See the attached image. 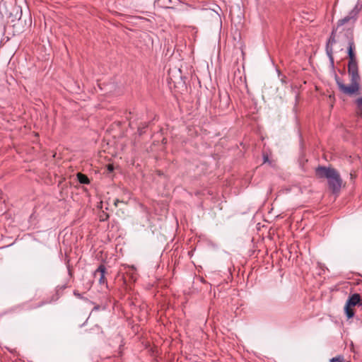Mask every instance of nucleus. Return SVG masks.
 Wrapping results in <instances>:
<instances>
[{"label": "nucleus", "mask_w": 362, "mask_h": 362, "mask_svg": "<svg viewBox=\"0 0 362 362\" xmlns=\"http://www.w3.org/2000/svg\"><path fill=\"white\" fill-rule=\"evenodd\" d=\"M315 173L319 178H326L329 188L334 194L339 192L341 187L342 179L339 173L333 168L318 166Z\"/></svg>", "instance_id": "nucleus-1"}, {"label": "nucleus", "mask_w": 362, "mask_h": 362, "mask_svg": "<svg viewBox=\"0 0 362 362\" xmlns=\"http://www.w3.org/2000/svg\"><path fill=\"white\" fill-rule=\"evenodd\" d=\"M360 302L361 296L358 293H354L349 297L344 306L345 314L348 319L354 316V311L352 307L360 304Z\"/></svg>", "instance_id": "nucleus-2"}, {"label": "nucleus", "mask_w": 362, "mask_h": 362, "mask_svg": "<svg viewBox=\"0 0 362 362\" xmlns=\"http://www.w3.org/2000/svg\"><path fill=\"white\" fill-rule=\"evenodd\" d=\"M219 11H221V8L218 5L205 1V17L211 16L216 22L221 23Z\"/></svg>", "instance_id": "nucleus-3"}, {"label": "nucleus", "mask_w": 362, "mask_h": 362, "mask_svg": "<svg viewBox=\"0 0 362 362\" xmlns=\"http://www.w3.org/2000/svg\"><path fill=\"white\" fill-rule=\"evenodd\" d=\"M336 42L335 36H334V32L332 31L330 37H329L327 44H326V53L329 58L330 66L332 69L334 67V57H333V45Z\"/></svg>", "instance_id": "nucleus-4"}, {"label": "nucleus", "mask_w": 362, "mask_h": 362, "mask_svg": "<svg viewBox=\"0 0 362 362\" xmlns=\"http://www.w3.org/2000/svg\"><path fill=\"white\" fill-rule=\"evenodd\" d=\"M362 8V5L356 4L355 7L349 13V14L344 18L340 19L338 23V26H341L347 23H349L351 20L355 21L358 13Z\"/></svg>", "instance_id": "nucleus-5"}, {"label": "nucleus", "mask_w": 362, "mask_h": 362, "mask_svg": "<svg viewBox=\"0 0 362 362\" xmlns=\"http://www.w3.org/2000/svg\"><path fill=\"white\" fill-rule=\"evenodd\" d=\"M359 80L351 81V84L346 86L344 83L340 85V91L346 95H353L359 89Z\"/></svg>", "instance_id": "nucleus-6"}, {"label": "nucleus", "mask_w": 362, "mask_h": 362, "mask_svg": "<svg viewBox=\"0 0 362 362\" xmlns=\"http://www.w3.org/2000/svg\"><path fill=\"white\" fill-rule=\"evenodd\" d=\"M348 73L351 76V81H360L357 61L349 62Z\"/></svg>", "instance_id": "nucleus-7"}, {"label": "nucleus", "mask_w": 362, "mask_h": 362, "mask_svg": "<svg viewBox=\"0 0 362 362\" xmlns=\"http://www.w3.org/2000/svg\"><path fill=\"white\" fill-rule=\"evenodd\" d=\"M106 273V268L103 264H100L98 268L94 272V276L96 277L99 275L98 281L101 285L107 284L106 278L105 276Z\"/></svg>", "instance_id": "nucleus-8"}, {"label": "nucleus", "mask_w": 362, "mask_h": 362, "mask_svg": "<svg viewBox=\"0 0 362 362\" xmlns=\"http://www.w3.org/2000/svg\"><path fill=\"white\" fill-rule=\"evenodd\" d=\"M354 49H355V44H354L353 37H351L349 39L348 47H347V53H348V56L349 58V62L356 61L355 53H354Z\"/></svg>", "instance_id": "nucleus-9"}, {"label": "nucleus", "mask_w": 362, "mask_h": 362, "mask_svg": "<svg viewBox=\"0 0 362 362\" xmlns=\"http://www.w3.org/2000/svg\"><path fill=\"white\" fill-rule=\"evenodd\" d=\"M127 274L133 281H135L137 279V274L135 268L133 266L129 267L128 271L127 272Z\"/></svg>", "instance_id": "nucleus-10"}, {"label": "nucleus", "mask_w": 362, "mask_h": 362, "mask_svg": "<svg viewBox=\"0 0 362 362\" xmlns=\"http://www.w3.org/2000/svg\"><path fill=\"white\" fill-rule=\"evenodd\" d=\"M77 178H78V182L81 184H88L89 183L88 177L84 174L78 173L77 174Z\"/></svg>", "instance_id": "nucleus-11"}, {"label": "nucleus", "mask_w": 362, "mask_h": 362, "mask_svg": "<svg viewBox=\"0 0 362 362\" xmlns=\"http://www.w3.org/2000/svg\"><path fill=\"white\" fill-rule=\"evenodd\" d=\"M343 361H344V358L341 356H338L334 357L330 360V362H343Z\"/></svg>", "instance_id": "nucleus-12"}, {"label": "nucleus", "mask_w": 362, "mask_h": 362, "mask_svg": "<svg viewBox=\"0 0 362 362\" xmlns=\"http://www.w3.org/2000/svg\"><path fill=\"white\" fill-rule=\"evenodd\" d=\"M334 78H335V81H336L337 85L339 89L340 90V85L341 84H344V83L342 82L341 78L337 74H335V77Z\"/></svg>", "instance_id": "nucleus-13"}, {"label": "nucleus", "mask_w": 362, "mask_h": 362, "mask_svg": "<svg viewBox=\"0 0 362 362\" xmlns=\"http://www.w3.org/2000/svg\"><path fill=\"white\" fill-rule=\"evenodd\" d=\"M356 104L358 108L362 110V97L356 100Z\"/></svg>", "instance_id": "nucleus-14"}, {"label": "nucleus", "mask_w": 362, "mask_h": 362, "mask_svg": "<svg viewBox=\"0 0 362 362\" xmlns=\"http://www.w3.org/2000/svg\"><path fill=\"white\" fill-rule=\"evenodd\" d=\"M263 159H264V163H266V162L269 161V158H268L267 156H264Z\"/></svg>", "instance_id": "nucleus-15"}, {"label": "nucleus", "mask_w": 362, "mask_h": 362, "mask_svg": "<svg viewBox=\"0 0 362 362\" xmlns=\"http://www.w3.org/2000/svg\"><path fill=\"white\" fill-rule=\"evenodd\" d=\"M119 202H120V201H119V199H116V200L115 201V203H114L115 206H117V204H118V203H119Z\"/></svg>", "instance_id": "nucleus-16"}, {"label": "nucleus", "mask_w": 362, "mask_h": 362, "mask_svg": "<svg viewBox=\"0 0 362 362\" xmlns=\"http://www.w3.org/2000/svg\"><path fill=\"white\" fill-rule=\"evenodd\" d=\"M74 295H75L76 296H77V297H78V298H80V297H81V294H80V293H77L76 291H74Z\"/></svg>", "instance_id": "nucleus-17"}, {"label": "nucleus", "mask_w": 362, "mask_h": 362, "mask_svg": "<svg viewBox=\"0 0 362 362\" xmlns=\"http://www.w3.org/2000/svg\"><path fill=\"white\" fill-rule=\"evenodd\" d=\"M99 309V306L97 305V306H95L94 308H93V310H98Z\"/></svg>", "instance_id": "nucleus-18"}, {"label": "nucleus", "mask_w": 362, "mask_h": 362, "mask_svg": "<svg viewBox=\"0 0 362 362\" xmlns=\"http://www.w3.org/2000/svg\"><path fill=\"white\" fill-rule=\"evenodd\" d=\"M281 81H282L283 83H286V81H284V79H283V78L281 79Z\"/></svg>", "instance_id": "nucleus-19"}, {"label": "nucleus", "mask_w": 362, "mask_h": 362, "mask_svg": "<svg viewBox=\"0 0 362 362\" xmlns=\"http://www.w3.org/2000/svg\"><path fill=\"white\" fill-rule=\"evenodd\" d=\"M360 305H362V303H361V304H360Z\"/></svg>", "instance_id": "nucleus-20"}]
</instances>
